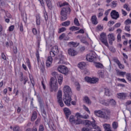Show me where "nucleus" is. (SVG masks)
Segmentation results:
<instances>
[{"label":"nucleus","instance_id":"4d7b16f0","mask_svg":"<svg viewBox=\"0 0 131 131\" xmlns=\"http://www.w3.org/2000/svg\"><path fill=\"white\" fill-rule=\"evenodd\" d=\"M125 30L126 31L129 32L130 31V26H126L125 27Z\"/></svg>","mask_w":131,"mask_h":131},{"label":"nucleus","instance_id":"4c0bfd02","mask_svg":"<svg viewBox=\"0 0 131 131\" xmlns=\"http://www.w3.org/2000/svg\"><path fill=\"white\" fill-rule=\"evenodd\" d=\"M123 8H124V9H125L126 10V11H128V12H129V11H130V8L129 7H128V5H127V4L124 5Z\"/></svg>","mask_w":131,"mask_h":131},{"label":"nucleus","instance_id":"1a4fd4ad","mask_svg":"<svg viewBox=\"0 0 131 131\" xmlns=\"http://www.w3.org/2000/svg\"><path fill=\"white\" fill-rule=\"evenodd\" d=\"M100 41L103 45H105L106 47L109 48V44L108 43V41H107V37H106V34L104 33H102L100 34Z\"/></svg>","mask_w":131,"mask_h":131},{"label":"nucleus","instance_id":"c85d7f7f","mask_svg":"<svg viewBox=\"0 0 131 131\" xmlns=\"http://www.w3.org/2000/svg\"><path fill=\"white\" fill-rule=\"evenodd\" d=\"M101 104H102V105H103L104 106H109V102L107 100H102L101 101H100Z\"/></svg>","mask_w":131,"mask_h":131},{"label":"nucleus","instance_id":"37998d69","mask_svg":"<svg viewBox=\"0 0 131 131\" xmlns=\"http://www.w3.org/2000/svg\"><path fill=\"white\" fill-rule=\"evenodd\" d=\"M42 115L43 118H45V119H46V118H47V112H46V110H45V109H43Z\"/></svg>","mask_w":131,"mask_h":131},{"label":"nucleus","instance_id":"39448f33","mask_svg":"<svg viewBox=\"0 0 131 131\" xmlns=\"http://www.w3.org/2000/svg\"><path fill=\"white\" fill-rule=\"evenodd\" d=\"M93 121L92 122L89 120H84L85 125H87L88 126H91V125L94 129H97V130L96 131H102L101 128H99V126L96 124V120H95V119H93Z\"/></svg>","mask_w":131,"mask_h":131},{"label":"nucleus","instance_id":"09e8293b","mask_svg":"<svg viewBox=\"0 0 131 131\" xmlns=\"http://www.w3.org/2000/svg\"><path fill=\"white\" fill-rule=\"evenodd\" d=\"M28 81V78H27L26 77H24V80H23V81H22L23 84L24 85L26 84V82H27Z\"/></svg>","mask_w":131,"mask_h":131},{"label":"nucleus","instance_id":"423d86ee","mask_svg":"<svg viewBox=\"0 0 131 131\" xmlns=\"http://www.w3.org/2000/svg\"><path fill=\"white\" fill-rule=\"evenodd\" d=\"M70 12H71V9H70L69 6H67L61 9L60 14L63 17H66V16L70 14Z\"/></svg>","mask_w":131,"mask_h":131},{"label":"nucleus","instance_id":"c9c22d12","mask_svg":"<svg viewBox=\"0 0 131 131\" xmlns=\"http://www.w3.org/2000/svg\"><path fill=\"white\" fill-rule=\"evenodd\" d=\"M111 4L113 8H116V6H117V1H113Z\"/></svg>","mask_w":131,"mask_h":131},{"label":"nucleus","instance_id":"e2e57ef3","mask_svg":"<svg viewBox=\"0 0 131 131\" xmlns=\"http://www.w3.org/2000/svg\"><path fill=\"white\" fill-rule=\"evenodd\" d=\"M97 28L98 29H99V30H103V28H104V27H103V26H101L100 25H99L98 26H97Z\"/></svg>","mask_w":131,"mask_h":131},{"label":"nucleus","instance_id":"864d4df0","mask_svg":"<svg viewBox=\"0 0 131 131\" xmlns=\"http://www.w3.org/2000/svg\"><path fill=\"white\" fill-rule=\"evenodd\" d=\"M66 35L65 34V33H62L61 35H60L59 36L60 40H62V39H63L64 38V37H65Z\"/></svg>","mask_w":131,"mask_h":131},{"label":"nucleus","instance_id":"9b49d317","mask_svg":"<svg viewBox=\"0 0 131 131\" xmlns=\"http://www.w3.org/2000/svg\"><path fill=\"white\" fill-rule=\"evenodd\" d=\"M85 81L86 82H88V83H96L99 81V78H96V77H93V78H91L90 77H85L84 78Z\"/></svg>","mask_w":131,"mask_h":131},{"label":"nucleus","instance_id":"3c124183","mask_svg":"<svg viewBox=\"0 0 131 131\" xmlns=\"http://www.w3.org/2000/svg\"><path fill=\"white\" fill-rule=\"evenodd\" d=\"M45 130V127L43 126V125H40L39 127L38 131H43Z\"/></svg>","mask_w":131,"mask_h":131},{"label":"nucleus","instance_id":"2eb2a0df","mask_svg":"<svg viewBox=\"0 0 131 131\" xmlns=\"http://www.w3.org/2000/svg\"><path fill=\"white\" fill-rule=\"evenodd\" d=\"M108 42L110 45H112L113 44V42L114 40H115V37L114 36V34L113 33L112 34H109L108 35Z\"/></svg>","mask_w":131,"mask_h":131},{"label":"nucleus","instance_id":"7c9ffc66","mask_svg":"<svg viewBox=\"0 0 131 131\" xmlns=\"http://www.w3.org/2000/svg\"><path fill=\"white\" fill-rule=\"evenodd\" d=\"M70 30H71V31H76V30H79V27L72 26L70 28Z\"/></svg>","mask_w":131,"mask_h":131},{"label":"nucleus","instance_id":"f704fd0d","mask_svg":"<svg viewBox=\"0 0 131 131\" xmlns=\"http://www.w3.org/2000/svg\"><path fill=\"white\" fill-rule=\"evenodd\" d=\"M74 23L75 25L76 26H80V24H79V21H78V19L76 18L74 19Z\"/></svg>","mask_w":131,"mask_h":131},{"label":"nucleus","instance_id":"dca6fc26","mask_svg":"<svg viewBox=\"0 0 131 131\" xmlns=\"http://www.w3.org/2000/svg\"><path fill=\"white\" fill-rule=\"evenodd\" d=\"M63 112L65 114L67 119H68L69 118V116L71 115V111H70V109L67 107H65L63 108Z\"/></svg>","mask_w":131,"mask_h":131},{"label":"nucleus","instance_id":"69168bd1","mask_svg":"<svg viewBox=\"0 0 131 131\" xmlns=\"http://www.w3.org/2000/svg\"><path fill=\"white\" fill-rule=\"evenodd\" d=\"M84 50H85V47H84V46H82L80 48L79 51L80 52H84Z\"/></svg>","mask_w":131,"mask_h":131},{"label":"nucleus","instance_id":"c756f323","mask_svg":"<svg viewBox=\"0 0 131 131\" xmlns=\"http://www.w3.org/2000/svg\"><path fill=\"white\" fill-rule=\"evenodd\" d=\"M58 57L60 64H63L64 61V56H63L62 54H60Z\"/></svg>","mask_w":131,"mask_h":131},{"label":"nucleus","instance_id":"473e14b6","mask_svg":"<svg viewBox=\"0 0 131 131\" xmlns=\"http://www.w3.org/2000/svg\"><path fill=\"white\" fill-rule=\"evenodd\" d=\"M98 75H99L100 77H101V78H104V72L101 70L98 71Z\"/></svg>","mask_w":131,"mask_h":131},{"label":"nucleus","instance_id":"412c9836","mask_svg":"<svg viewBox=\"0 0 131 131\" xmlns=\"http://www.w3.org/2000/svg\"><path fill=\"white\" fill-rule=\"evenodd\" d=\"M85 37H82L80 38V41L82 43H84V45H86V46H89V42L85 40Z\"/></svg>","mask_w":131,"mask_h":131},{"label":"nucleus","instance_id":"a19ab883","mask_svg":"<svg viewBox=\"0 0 131 131\" xmlns=\"http://www.w3.org/2000/svg\"><path fill=\"white\" fill-rule=\"evenodd\" d=\"M26 63L28 65V67L30 69L31 68V64H30V61L29 60V58H27Z\"/></svg>","mask_w":131,"mask_h":131},{"label":"nucleus","instance_id":"b1692460","mask_svg":"<svg viewBox=\"0 0 131 131\" xmlns=\"http://www.w3.org/2000/svg\"><path fill=\"white\" fill-rule=\"evenodd\" d=\"M84 100L86 104H88L89 105H91L92 104V101H91V100L88 96H85L84 98Z\"/></svg>","mask_w":131,"mask_h":131},{"label":"nucleus","instance_id":"0eeeda50","mask_svg":"<svg viewBox=\"0 0 131 131\" xmlns=\"http://www.w3.org/2000/svg\"><path fill=\"white\" fill-rule=\"evenodd\" d=\"M57 102L60 107H64V103L62 99V91L59 90L57 95Z\"/></svg>","mask_w":131,"mask_h":131},{"label":"nucleus","instance_id":"f8f14e48","mask_svg":"<svg viewBox=\"0 0 131 131\" xmlns=\"http://www.w3.org/2000/svg\"><path fill=\"white\" fill-rule=\"evenodd\" d=\"M96 58V53H91L87 55L86 60L89 62H93Z\"/></svg>","mask_w":131,"mask_h":131},{"label":"nucleus","instance_id":"7ed1b4c3","mask_svg":"<svg viewBox=\"0 0 131 131\" xmlns=\"http://www.w3.org/2000/svg\"><path fill=\"white\" fill-rule=\"evenodd\" d=\"M59 54V49L57 46H54L50 52V56H48L47 60L46 61V66L50 67L53 63V57H55L56 55Z\"/></svg>","mask_w":131,"mask_h":131},{"label":"nucleus","instance_id":"5701e85b","mask_svg":"<svg viewBox=\"0 0 131 131\" xmlns=\"http://www.w3.org/2000/svg\"><path fill=\"white\" fill-rule=\"evenodd\" d=\"M58 81L59 84H62V82H63V76L62 75H58Z\"/></svg>","mask_w":131,"mask_h":131},{"label":"nucleus","instance_id":"052dcab7","mask_svg":"<svg viewBox=\"0 0 131 131\" xmlns=\"http://www.w3.org/2000/svg\"><path fill=\"white\" fill-rule=\"evenodd\" d=\"M19 27L20 31H21V32H23V25L22 24V23H20L19 24Z\"/></svg>","mask_w":131,"mask_h":131},{"label":"nucleus","instance_id":"aec40b11","mask_svg":"<svg viewBox=\"0 0 131 131\" xmlns=\"http://www.w3.org/2000/svg\"><path fill=\"white\" fill-rule=\"evenodd\" d=\"M91 21L92 24H94V25H97V24H98V23L97 17H92Z\"/></svg>","mask_w":131,"mask_h":131},{"label":"nucleus","instance_id":"e433bc0d","mask_svg":"<svg viewBox=\"0 0 131 131\" xmlns=\"http://www.w3.org/2000/svg\"><path fill=\"white\" fill-rule=\"evenodd\" d=\"M64 31H66V28L62 27L59 29L58 33H61V32H64Z\"/></svg>","mask_w":131,"mask_h":131},{"label":"nucleus","instance_id":"4be33fe9","mask_svg":"<svg viewBox=\"0 0 131 131\" xmlns=\"http://www.w3.org/2000/svg\"><path fill=\"white\" fill-rule=\"evenodd\" d=\"M47 5L50 10H52L53 6H52V2L51 0H46Z\"/></svg>","mask_w":131,"mask_h":131},{"label":"nucleus","instance_id":"bb28decb","mask_svg":"<svg viewBox=\"0 0 131 131\" xmlns=\"http://www.w3.org/2000/svg\"><path fill=\"white\" fill-rule=\"evenodd\" d=\"M95 67H96V68H100V69L104 68V66L100 62H96Z\"/></svg>","mask_w":131,"mask_h":131},{"label":"nucleus","instance_id":"4468645a","mask_svg":"<svg viewBox=\"0 0 131 131\" xmlns=\"http://www.w3.org/2000/svg\"><path fill=\"white\" fill-rule=\"evenodd\" d=\"M118 99L120 100H125L127 97V93H119L117 94Z\"/></svg>","mask_w":131,"mask_h":131},{"label":"nucleus","instance_id":"774afa93","mask_svg":"<svg viewBox=\"0 0 131 131\" xmlns=\"http://www.w3.org/2000/svg\"><path fill=\"white\" fill-rule=\"evenodd\" d=\"M14 28H15V26H14V25L11 26L9 27V31H13V30H14Z\"/></svg>","mask_w":131,"mask_h":131},{"label":"nucleus","instance_id":"cd10ccee","mask_svg":"<svg viewBox=\"0 0 131 131\" xmlns=\"http://www.w3.org/2000/svg\"><path fill=\"white\" fill-rule=\"evenodd\" d=\"M69 45H72L74 48H76V47H78L79 46V43L75 42L74 41H71L69 42Z\"/></svg>","mask_w":131,"mask_h":131},{"label":"nucleus","instance_id":"c03bdc74","mask_svg":"<svg viewBox=\"0 0 131 131\" xmlns=\"http://www.w3.org/2000/svg\"><path fill=\"white\" fill-rule=\"evenodd\" d=\"M112 126H113V128H114V129H116V128H117V127H118L117 122H114L113 123Z\"/></svg>","mask_w":131,"mask_h":131},{"label":"nucleus","instance_id":"f03ea898","mask_svg":"<svg viewBox=\"0 0 131 131\" xmlns=\"http://www.w3.org/2000/svg\"><path fill=\"white\" fill-rule=\"evenodd\" d=\"M111 113L110 110L108 108H102V110L98 111H95L94 114L100 118H102L105 120L109 119V115Z\"/></svg>","mask_w":131,"mask_h":131},{"label":"nucleus","instance_id":"8fccbe9b","mask_svg":"<svg viewBox=\"0 0 131 131\" xmlns=\"http://www.w3.org/2000/svg\"><path fill=\"white\" fill-rule=\"evenodd\" d=\"M36 58L38 62H39V53L38 52V50L36 51Z\"/></svg>","mask_w":131,"mask_h":131},{"label":"nucleus","instance_id":"a211bd4d","mask_svg":"<svg viewBox=\"0 0 131 131\" xmlns=\"http://www.w3.org/2000/svg\"><path fill=\"white\" fill-rule=\"evenodd\" d=\"M36 118H37V113L34 111L31 116V121H34Z\"/></svg>","mask_w":131,"mask_h":131},{"label":"nucleus","instance_id":"393cba45","mask_svg":"<svg viewBox=\"0 0 131 131\" xmlns=\"http://www.w3.org/2000/svg\"><path fill=\"white\" fill-rule=\"evenodd\" d=\"M86 65V64H85V62H82L78 64V67H79V68H80V69H82L83 67H85Z\"/></svg>","mask_w":131,"mask_h":131},{"label":"nucleus","instance_id":"338daca9","mask_svg":"<svg viewBox=\"0 0 131 131\" xmlns=\"http://www.w3.org/2000/svg\"><path fill=\"white\" fill-rule=\"evenodd\" d=\"M82 118L83 119H88V118H89V115H82Z\"/></svg>","mask_w":131,"mask_h":131},{"label":"nucleus","instance_id":"6ab92c4d","mask_svg":"<svg viewBox=\"0 0 131 131\" xmlns=\"http://www.w3.org/2000/svg\"><path fill=\"white\" fill-rule=\"evenodd\" d=\"M111 16L112 17H119V13L116 10H112L111 12Z\"/></svg>","mask_w":131,"mask_h":131},{"label":"nucleus","instance_id":"ddd939ff","mask_svg":"<svg viewBox=\"0 0 131 131\" xmlns=\"http://www.w3.org/2000/svg\"><path fill=\"white\" fill-rule=\"evenodd\" d=\"M68 54L71 57H75V56L77 55L78 53L77 51L74 50L73 48H70L68 50Z\"/></svg>","mask_w":131,"mask_h":131},{"label":"nucleus","instance_id":"58836bf2","mask_svg":"<svg viewBox=\"0 0 131 131\" xmlns=\"http://www.w3.org/2000/svg\"><path fill=\"white\" fill-rule=\"evenodd\" d=\"M68 5H69V4H68V3L64 2L63 3L59 4V7L62 8V7H65V6H68Z\"/></svg>","mask_w":131,"mask_h":131},{"label":"nucleus","instance_id":"5fc2aeb1","mask_svg":"<svg viewBox=\"0 0 131 131\" xmlns=\"http://www.w3.org/2000/svg\"><path fill=\"white\" fill-rule=\"evenodd\" d=\"M75 84L77 85L76 89L77 91H79L80 90V85L79 82H76Z\"/></svg>","mask_w":131,"mask_h":131},{"label":"nucleus","instance_id":"bf43d9fd","mask_svg":"<svg viewBox=\"0 0 131 131\" xmlns=\"http://www.w3.org/2000/svg\"><path fill=\"white\" fill-rule=\"evenodd\" d=\"M76 116H77V118H82V115H81L79 113H77L76 114Z\"/></svg>","mask_w":131,"mask_h":131},{"label":"nucleus","instance_id":"de8ad7c7","mask_svg":"<svg viewBox=\"0 0 131 131\" xmlns=\"http://www.w3.org/2000/svg\"><path fill=\"white\" fill-rule=\"evenodd\" d=\"M13 131H20V127L19 126H15L13 127Z\"/></svg>","mask_w":131,"mask_h":131},{"label":"nucleus","instance_id":"a18cd8bd","mask_svg":"<svg viewBox=\"0 0 131 131\" xmlns=\"http://www.w3.org/2000/svg\"><path fill=\"white\" fill-rule=\"evenodd\" d=\"M110 125L107 124H103V127L105 129L106 131L107 130V129H109L110 128H109Z\"/></svg>","mask_w":131,"mask_h":131},{"label":"nucleus","instance_id":"603ef678","mask_svg":"<svg viewBox=\"0 0 131 131\" xmlns=\"http://www.w3.org/2000/svg\"><path fill=\"white\" fill-rule=\"evenodd\" d=\"M39 104L41 108H43V103L41 101V100H39Z\"/></svg>","mask_w":131,"mask_h":131},{"label":"nucleus","instance_id":"6e6d98bb","mask_svg":"<svg viewBox=\"0 0 131 131\" xmlns=\"http://www.w3.org/2000/svg\"><path fill=\"white\" fill-rule=\"evenodd\" d=\"M120 69H124V66L121 64L120 62L118 64Z\"/></svg>","mask_w":131,"mask_h":131},{"label":"nucleus","instance_id":"f257e3e1","mask_svg":"<svg viewBox=\"0 0 131 131\" xmlns=\"http://www.w3.org/2000/svg\"><path fill=\"white\" fill-rule=\"evenodd\" d=\"M64 97L63 101L64 104L67 106H71V96H72V91H71V88L68 85L64 86L63 88Z\"/></svg>","mask_w":131,"mask_h":131},{"label":"nucleus","instance_id":"a878e982","mask_svg":"<svg viewBox=\"0 0 131 131\" xmlns=\"http://www.w3.org/2000/svg\"><path fill=\"white\" fill-rule=\"evenodd\" d=\"M117 73L118 75H120V76H122L123 77H124V75L126 74V72H120L119 70H117Z\"/></svg>","mask_w":131,"mask_h":131},{"label":"nucleus","instance_id":"0e129e2a","mask_svg":"<svg viewBox=\"0 0 131 131\" xmlns=\"http://www.w3.org/2000/svg\"><path fill=\"white\" fill-rule=\"evenodd\" d=\"M20 81H21L22 82V81H23L24 80V77H23V73L21 74V76L20 77V79H19Z\"/></svg>","mask_w":131,"mask_h":131},{"label":"nucleus","instance_id":"6e6552de","mask_svg":"<svg viewBox=\"0 0 131 131\" xmlns=\"http://www.w3.org/2000/svg\"><path fill=\"white\" fill-rule=\"evenodd\" d=\"M57 70L60 73L64 74V75H67V74H68V72H69L68 68L64 66H59L57 68Z\"/></svg>","mask_w":131,"mask_h":131},{"label":"nucleus","instance_id":"2f4dec72","mask_svg":"<svg viewBox=\"0 0 131 131\" xmlns=\"http://www.w3.org/2000/svg\"><path fill=\"white\" fill-rule=\"evenodd\" d=\"M105 92L104 94L106 96H108V97L110 96V90L108 88H105Z\"/></svg>","mask_w":131,"mask_h":131},{"label":"nucleus","instance_id":"9d476101","mask_svg":"<svg viewBox=\"0 0 131 131\" xmlns=\"http://www.w3.org/2000/svg\"><path fill=\"white\" fill-rule=\"evenodd\" d=\"M69 121L71 124H75L76 125L81 123V120L80 119L77 118V119H75L74 116L72 115L70 117Z\"/></svg>","mask_w":131,"mask_h":131},{"label":"nucleus","instance_id":"680f3d73","mask_svg":"<svg viewBox=\"0 0 131 131\" xmlns=\"http://www.w3.org/2000/svg\"><path fill=\"white\" fill-rule=\"evenodd\" d=\"M32 32L34 35H36V34H37V31L36 30V29L33 28L32 30Z\"/></svg>","mask_w":131,"mask_h":131},{"label":"nucleus","instance_id":"20e7f679","mask_svg":"<svg viewBox=\"0 0 131 131\" xmlns=\"http://www.w3.org/2000/svg\"><path fill=\"white\" fill-rule=\"evenodd\" d=\"M49 89L50 92H57L58 90V81L57 78L52 77L49 82Z\"/></svg>","mask_w":131,"mask_h":131},{"label":"nucleus","instance_id":"72a5a7b5","mask_svg":"<svg viewBox=\"0 0 131 131\" xmlns=\"http://www.w3.org/2000/svg\"><path fill=\"white\" fill-rule=\"evenodd\" d=\"M61 25L62 26H69V25H70V21L68 20L67 21H64L62 23Z\"/></svg>","mask_w":131,"mask_h":131},{"label":"nucleus","instance_id":"ea45409f","mask_svg":"<svg viewBox=\"0 0 131 131\" xmlns=\"http://www.w3.org/2000/svg\"><path fill=\"white\" fill-rule=\"evenodd\" d=\"M126 77L127 78V79L130 81V80H131V74L130 73H127L126 74Z\"/></svg>","mask_w":131,"mask_h":131},{"label":"nucleus","instance_id":"49530a36","mask_svg":"<svg viewBox=\"0 0 131 131\" xmlns=\"http://www.w3.org/2000/svg\"><path fill=\"white\" fill-rule=\"evenodd\" d=\"M124 23L125 25H128V24H131V20L128 18L125 21Z\"/></svg>","mask_w":131,"mask_h":131},{"label":"nucleus","instance_id":"13d9d810","mask_svg":"<svg viewBox=\"0 0 131 131\" xmlns=\"http://www.w3.org/2000/svg\"><path fill=\"white\" fill-rule=\"evenodd\" d=\"M117 80H118V81H121L122 82H124L125 83H126V81L124 79H121L118 78Z\"/></svg>","mask_w":131,"mask_h":131},{"label":"nucleus","instance_id":"f3484780","mask_svg":"<svg viewBox=\"0 0 131 131\" xmlns=\"http://www.w3.org/2000/svg\"><path fill=\"white\" fill-rule=\"evenodd\" d=\"M108 106L110 105L113 107L116 105V101L113 99H108Z\"/></svg>","mask_w":131,"mask_h":131},{"label":"nucleus","instance_id":"79ce46f5","mask_svg":"<svg viewBox=\"0 0 131 131\" xmlns=\"http://www.w3.org/2000/svg\"><path fill=\"white\" fill-rule=\"evenodd\" d=\"M37 25H40V17H37L36 20Z\"/></svg>","mask_w":131,"mask_h":131}]
</instances>
